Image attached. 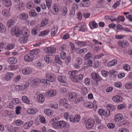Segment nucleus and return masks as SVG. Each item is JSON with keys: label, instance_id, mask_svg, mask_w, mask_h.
<instances>
[{"label": "nucleus", "instance_id": "1", "mask_svg": "<svg viewBox=\"0 0 132 132\" xmlns=\"http://www.w3.org/2000/svg\"><path fill=\"white\" fill-rule=\"evenodd\" d=\"M24 28H27L24 27L22 30H20L19 27L17 26H14L13 27L11 30V34L12 35H15L17 37H20L21 36L25 34V32L26 31L24 30Z\"/></svg>", "mask_w": 132, "mask_h": 132}, {"label": "nucleus", "instance_id": "2", "mask_svg": "<svg viewBox=\"0 0 132 132\" xmlns=\"http://www.w3.org/2000/svg\"><path fill=\"white\" fill-rule=\"evenodd\" d=\"M55 120H56V118L53 119H52L54 122L52 123V125L55 128L57 127L61 129L64 128L67 125V123L64 120L58 121L56 122H54Z\"/></svg>", "mask_w": 132, "mask_h": 132}, {"label": "nucleus", "instance_id": "3", "mask_svg": "<svg viewBox=\"0 0 132 132\" xmlns=\"http://www.w3.org/2000/svg\"><path fill=\"white\" fill-rule=\"evenodd\" d=\"M24 30L26 31L25 32L24 35L21 36L19 39L18 40L21 43H26L28 39V36L30 33V31L27 28H24Z\"/></svg>", "mask_w": 132, "mask_h": 132}, {"label": "nucleus", "instance_id": "4", "mask_svg": "<svg viewBox=\"0 0 132 132\" xmlns=\"http://www.w3.org/2000/svg\"><path fill=\"white\" fill-rule=\"evenodd\" d=\"M46 77L47 80L51 82H54L56 79V77L55 75L50 72L46 74Z\"/></svg>", "mask_w": 132, "mask_h": 132}, {"label": "nucleus", "instance_id": "5", "mask_svg": "<svg viewBox=\"0 0 132 132\" xmlns=\"http://www.w3.org/2000/svg\"><path fill=\"white\" fill-rule=\"evenodd\" d=\"M94 120L93 119H90L87 120L85 121L86 128L88 129H92L94 126Z\"/></svg>", "mask_w": 132, "mask_h": 132}, {"label": "nucleus", "instance_id": "6", "mask_svg": "<svg viewBox=\"0 0 132 132\" xmlns=\"http://www.w3.org/2000/svg\"><path fill=\"white\" fill-rule=\"evenodd\" d=\"M40 79L38 78L35 79L32 77H29L28 80L27 82H29L35 86H37L38 85L39 83Z\"/></svg>", "mask_w": 132, "mask_h": 132}, {"label": "nucleus", "instance_id": "7", "mask_svg": "<svg viewBox=\"0 0 132 132\" xmlns=\"http://www.w3.org/2000/svg\"><path fill=\"white\" fill-rule=\"evenodd\" d=\"M67 100L63 98L59 102V104L63 106L65 108H68V109H70L71 107L70 105L67 103Z\"/></svg>", "mask_w": 132, "mask_h": 132}, {"label": "nucleus", "instance_id": "8", "mask_svg": "<svg viewBox=\"0 0 132 132\" xmlns=\"http://www.w3.org/2000/svg\"><path fill=\"white\" fill-rule=\"evenodd\" d=\"M14 74L13 72H7L4 75V78L6 81H10L13 78Z\"/></svg>", "mask_w": 132, "mask_h": 132}, {"label": "nucleus", "instance_id": "9", "mask_svg": "<svg viewBox=\"0 0 132 132\" xmlns=\"http://www.w3.org/2000/svg\"><path fill=\"white\" fill-rule=\"evenodd\" d=\"M32 69L30 67H25L22 70V73L24 75H29L32 73Z\"/></svg>", "mask_w": 132, "mask_h": 132}, {"label": "nucleus", "instance_id": "10", "mask_svg": "<svg viewBox=\"0 0 132 132\" xmlns=\"http://www.w3.org/2000/svg\"><path fill=\"white\" fill-rule=\"evenodd\" d=\"M34 57V54L31 53L25 55L24 57V60L26 62H30L32 61Z\"/></svg>", "mask_w": 132, "mask_h": 132}, {"label": "nucleus", "instance_id": "11", "mask_svg": "<svg viewBox=\"0 0 132 132\" xmlns=\"http://www.w3.org/2000/svg\"><path fill=\"white\" fill-rule=\"evenodd\" d=\"M91 76L92 78L97 82L100 81L102 80V78L96 72L92 73L91 74Z\"/></svg>", "mask_w": 132, "mask_h": 132}, {"label": "nucleus", "instance_id": "12", "mask_svg": "<svg viewBox=\"0 0 132 132\" xmlns=\"http://www.w3.org/2000/svg\"><path fill=\"white\" fill-rule=\"evenodd\" d=\"M36 98L37 102L40 104L43 103L45 101V95L42 94H38Z\"/></svg>", "mask_w": 132, "mask_h": 132}, {"label": "nucleus", "instance_id": "13", "mask_svg": "<svg viewBox=\"0 0 132 132\" xmlns=\"http://www.w3.org/2000/svg\"><path fill=\"white\" fill-rule=\"evenodd\" d=\"M44 51L45 53L52 54L55 52L56 49L53 47H47L44 48Z\"/></svg>", "mask_w": 132, "mask_h": 132}, {"label": "nucleus", "instance_id": "14", "mask_svg": "<svg viewBox=\"0 0 132 132\" xmlns=\"http://www.w3.org/2000/svg\"><path fill=\"white\" fill-rule=\"evenodd\" d=\"M77 96L76 93L74 92L70 93L69 97V100L71 102H73L75 101Z\"/></svg>", "mask_w": 132, "mask_h": 132}, {"label": "nucleus", "instance_id": "15", "mask_svg": "<svg viewBox=\"0 0 132 132\" xmlns=\"http://www.w3.org/2000/svg\"><path fill=\"white\" fill-rule=\"evenodd\" d=\"M78 71L77 70H73L69 72V73L70 75L71 80L73 81V79H75L77 76L76 75L78 74Z\"/></svg>", "mask_w": 132, "mask_h": 132}, {"label": "nucleus", "instance_id": "16", "mask_svg": "<svg viewBox=\"0 0 132 132\" xmlns=\"http://www.w3.org/2000/svg\"><path fill=\"white\" fill-rule=\"evenodd\" d=\"M3 116L5 117H7L10 118H13L15 116L13 111H8L6 110L3 114Z\"/></svg>", "mask_w": 132, "mask_h": 132}, {"label": "nucleus", "instance_id": "17", "mask_svg": "<svg viewBox=\"0 0 132 132\" xmlns=\"http://www.w3.org/2000/svg\"><path fill=\"white\" fill-rule=\"evenodd\" d=\"M123 118V116L122 114L118 113L114 117V119L117 122H119L121 121Z\"/></svg>", "mask_w": 132, "mask_h": 132}, {"label": "nucleus", "instance_id": "18", "mask_svg": "<svg viewBox=\"0 0 132 132\" xmlns=\"http://www.w3.org/2000/svg\"><path fill=\"white\" fill-rule=\"evenodd\" d=\"M24 4L22 1H20L19 3L15 5V7L18 10L20 11L23 9Z\"/></svg>", "mask_w": 132, "mask_h": 132}, {"label": "nucleus", "instance_id": "19", "mask_svg": "<svg viewBox=\"0 0 132 132\" xmlns=\"http://www.w3.org/2000/svg\"><path fill=\"white\" fill-rule=\"evenodd\" d=\"M38 111L37 109L35 108H29L27 110V112L30 114H35Z\"/></svg>", "mask_w": 132, "mask_h": 132}, {"label": "nucleus", "instance_id": "20", "mask_svg": "<svg viewBox=\"0 0 132 132\" xmlns=\"http://www.w3.org/2000/svg\"><path fill=\"white\" fill-rule=\"evenodd\" d=\"M2 14L4 17H9L11 15L10 10L7 9H4L2 12Z\"/></svg>", "mask_w": 132, "mask_h": 132}, {"label": "nucleus", "instance_id": "21", "mask_svg": "<svg viewBox=\"0 0 132 132\" xmlns=\"http://www.w3.org/2000/svg\"><path fill=\"white\" fill-rule=\"evenodd\" d=\"M118 44L120 46L122 47H126L128 45V42L125 40L119 41L118 42Z\"/></svg>", "mask_w": 132, "mask_h": 132}, {"label": "nucleus", "instance_id": "22", "mask_svg": "<svg viewBox=\"0 0 132 132\" xmlns=\"http://www.w3.org/2000/svg\"><path fill=\"white\" fill-rule=\"evenodd\" d=\"M18 17L21 20H25L28 18V14L26 13H22L19 14Z\"/></svg>", "mask_w": 132, "mask_h": 132}, {"label": "nucleus", "instance_id": "23", "mask_svg": "<svg viewBox=\"0 0 132 132\" xmlns=\"http://www.w3.org/2000/svg\"><path fill=\"white\" fill-rule=\"evenodd\" d=\"M47 94L49 97H54L56 95V91L55 90H51L47 91Z\"/></svg>", "mask_w": 132, "mask_h": 132}, {"label": "nucleus", "instance_id": "24", "mask_svg": "<svg viewBox=\"0 0 132 132\" xmlns=\"http://www.w3.org/2000/svg\"><path fill=\"white\" fill-rule=\"evenodd\" d=\"M15 24V21L13 19H10L8 20L7 26L9 28H11Z\"/></svg>", "mask_w": 132, "mask_h": 132}, {"label": "nucleus", "instance_id": "25", "mask_svg": "<svg viewBox=\"0 0 132 132\" xmlns=\"http://www.w3.org/2000/svg\"><path fill=\"white\" fill-rule=\"evenodd\" d=\"M112 100L115 102L119 103L122 101V98L120 96L116 95L113 97Z\"/></svg>", "mask_w": 132, "mask_h": 132}, {"label": "nucleus", "instance_id": "26", "mask_svg": "<svg viewBox=\"0 0 132 132\" xmlns=\"http://www.w3.org/2000/svg\"><path fill=\"white\" fill-rule=\"evenodd\" d=\"M2 2L3 5L6 7H10L12 5V3L10 0H3Z\"/></svg>", "mask_w": 132, "mask_h": 132}, {"label": "nucleus", "instance_id": "27", "mask_svg": "<svg viewBox=\"0 0 132 132\" xmlns=\"http://www.w3.org/2000/svg\"><path fill=\"white\" fill-rule=\"evenodd\" d=\"M76 62L77 64H75L74 66L76 68L78 69L79 68V65L81 64L82 60L81 58L78 57L76 59Z\"/></svg>", "mask_w": 132, "mask_h": 132}, {"label": "nucleus", "instance_id": "28", "mask_svg": "<svg viewBox=\"0 0 132 132\" xmlns=\"http://www.w3.org/2000/svg\"><path fill=\"white\" fill-rule=\"evenodd\" d=\"M59 81L62 83H65L67 80V77L64 76H59L58 78Z\"/></svg>", "mask_w": 132, "mask_h": 132}, {"label": "nucleus", "instance_id": "29", "mask_svg": "<svg viewBox=\"0 0 132 132\" xmlns=\"http://www.w3.org/2000/svg\"><path fill=\"white\" fill-rule=\"evenodd\" d=\"M45 113L48 116L52 115L54 111L52 109H45L44 111Z\"/></svg>", "mask_w": 132, "mask_h": 132}, {"label": "nucleus", "instance_id": "30", "mask_svg": "<svg viewBox=\"0 0 132 132\" xmlns=\"http://www.w3.org/2000/svg\"><path fill=\"white\" fill-rule=\"evenodd\" d=\"M8 61L10 63L13 64L16 63L17 62V60L16 58L11 57L8 59Z\"/></svg>", "mask_w": 132, "mask_h": 132}, {"label": "nucleus", "instance_id": "31", "mask_svg": "<svg viewBox=\"0 0 132 132\" xmlns=\"http://www.w3.org/2000/svg\"><path fill=\"white\" fill-rule=\"evenodd\" d=\"M33 121H30L25 123L23 125V128L25 129H28L33 124Z\"/></svg>", "mask_w": 132, "mask_h": 132}, {"label": "nucleus", "instance_id": "32", "mask_svg": "<svg viewBox=\"0 0 132 132\" xmlns=\"http://www.w3.org/2000/svg\"><path fill=\"white\" fill-rule=\"evenodd\" d=\"M84 75L83 74H80L78 75L76 78L75 79H73V81L75 82H77L79 80H82L83 78Z\"/></svg>", "mask_w": 132, "mask_h": 132}, {"label": "nucleus", "instance_id": "33", "mask_svg": "<svg viewBox=\"0 0 132 132\" xmlns=\"http://www.w3.org/2000/svg\"><path fill=\"white\" fill-rule=\"evenodd\" d=\"M79 90L84 94H86L88 93L87 89L86 87L82 86H79L78 87Z\"/></svg>", "mask_w": 132, "mask_h": 132}, {"label": "nucleus", "instance_id": "34", "mask_svg": "<svg viewBox=\"0 0 132 132\" xmlns=\"http://www.w3.org/2000/svg\"><path fill=\"white\" fill-rule=\"evenodd\" d=\"M117 62V60L116 59L113 60L109 62L107 64V66L111 67L115 65Z\"/></svg>", "mask_w": 132, "mask_h": 132}, {"label": "nucleus", "instance_id": "35", "mask_svg": "<svg viewBox=\"0 0 132 132\" xmlns=\"http://www.w3.org/2000/svg\"><path fill=\"white\" fill-rule=\"evenodd\" d=\"M21 99L24 103L28 104H30V101L26 96H22L21 97Z\"/></svg>", "mask_w": 132, "mask_h": 132}, {"label": "nucleus", "instance_id": "36", "mask_svg": "<svg viewBox=\"0 0 132 132\" xmlns=\"http://www.w3.org/2000/svg\"><path fill=\"white\" fill-rule=\"evenodd\" d=\"M84 105V106L90 109L92 108L94 106L93 104L92 103L88 102H85Z\"/></svg>", "mask_w": 132, "mask_h": 132}, {"label": "nucleus", "instance_id": "37", "mask_svg": "<svg viewBox=\"0 0 132 132\" xmlns=\"http://www.w3.org/2000/svg\"><path fill=\"white\" fill-rule=\"evenodd\" d=\"M76 51L79 54H82L86 53L87 51V50L86 48L81 49L79 48L76 49Z\"/></svg>", "mask_w": 132, "mask_h": 132}, {"label": "nucleus", "instance_id": "38", "mask_svg": "<svg viewBox=\"0 0 132 132\" xmlns=\"http://www.w3.org/2000/svg\"><path fill=\"white\" fill-rule=\"evenodd\" d=\"M58 30V27L56 26H54L51 29V35L52 36H54Z\"/></svg>", "mask_w": 132, "mask_h": 132}, {"label": "nucleus", "instance_id": "39", "mask_svg": "<svg viewBox=\"0 0 132 132\" xmlns=\"http://www.w3.org/2000/svg\"><path fill=\"white\" fill-rule=\"evenodd\" d=\"M48 20L47 18H45L41 22L40 27H42L46 25L48 23Z\"/></svg>", "mask_w": 132, "mask_h": 132}, {"label": "nucleus", "instance_id": "40", "mask_svg": "<svg viewBox=\"0 0 132 132\" xmlns=\"http://www.w3.org/2000/svg\"><path fill=\"white\" fill-rule=\"evenodd\" d=\"M13 123L15 125L19 126L22 125L24 122L21 120L18 119L15 120Z\"/></svg>", "mask_w": 132, "mask_h": 132}, {"label": "nucleus", "instance_id": "41", "mask_svg": "<svg viewBox=\"0 0 132 132\" xmlns=\"http://www.w3.org/2000/svg\"><path fill=\"white\" fill-rule=\"evenodd\" d=\"M106 108L108 109V110L111 111H114L116 109V107L114 105L110 104L107 105Z\"/></svg>", "mask_w": 132, "mask_h": 132}, {"label": "nucleus", "instance_id": "42", "mask_svg": "<svg viewBox=\"0 0 132 132\" xmlns=\"http://www.w3.org/2000/svg\"><path fill=\"white\" fill-rule=\"evenodd\" d=\"M125 87L127 89L129 90L132 88V81L127 83L125 85Z\"/></svg>", "mask_w": 132, "mask_h": 132}, {"label": "nucleus", "instance_id": "43", "mask_svg": "<svg viewBox=\"0 0 132 132\" xmlns=\"http://www.w3.org/2000/svg\"><path fill=\"white\" fill-rule=\"evenodd\" d=\"M29 15L31 17H35L37 15V14L35 11L31 10L29 11Z\"/></svg>", "mask_w": 132, "mask_h": 132}, {"label": "nucleus", "instance_id": "44", "mask_svg": "<svg viewBox=\"0 0 132 132\" xmlns=\"http://www.w3.org/2000/svg\"><path fill=\"white\" fill-rule=\"evenodd\" d=\"M6 30L5 26L1 23H0V32L3 33Z\"/></svg>", "mask_w": 132, "mask_h": 132}, {"label": "nucleus", "instance_id": "45", "mask_svg": "<svg viewBox=\"0 0 132 132\" xmlns=\"http://www.w3.org/2000/svg\"><path fill=\"white\" fill-rule=\"evenodd\" d=\"M35 65L39 69L42 68L43 67V64L39 61H36Z\"/></svg>", "mask_w": 132, "mask_h": 132}, {"label": "nucleus", "instance_id": "46", "mask_svg": "<svg viewBox=\"0 0 132 132\" xmlns=\"http://www.w3.org/2000/svg\"><path fill=\"white\" fill-rule=\"evenodd\" d=\"M34 4L32 2H29L27 4V7L29 9H32L34 8Z\"/></svg>", "mask_w": 132, "mask_h": 132}, {"label": "nucleus", "instance_id": "47", "mask_svg": "<svg viewBox=\"0 0 132 132\" xmlns=\"http://www.w3.org/2000/svg\"><path fill=\"white\" fill-rule=\"evenodd\" d=\"M59 11L58 8L56 6H55L51 10L52 13L54 15L56 14Z\"/></svg>", "mask_w": 132, "mask_h": 132}, {"label": "nucleus", "instance_id": "48", "mask_svg": "<svg viewBox=\"0 0 132 132\" xmlns=\"http://www.w3.org/2000/svg\"><path fill=\"white\" fill-rule=\"evenodd\" d=\"M98 114L100 116H103L104 115V110L102 109H100L97 110Z\"/></svg>", "mask_w": 132, "mask_h": 132}, {"label": "nucleus", "instance_id": "49", "mask_svg": "<svg viewBox=\"0 0 132 132\" xmlns=\"http://www.w3.org/2000/svg\"><path fill=\"white\" fill-rule=\"evenodd\" d=\"M21 107L20 106H17L15 109V113L18 115L21 114Z\"/></svg>", "mask_w": 132, "mask_h": 132}, {"label": "nucleus", "instance_id": "50", "mask_svg": "<svg viewBox=\"0 0 132 132\" xmlns=\"http://www.w3.org/2000/svg\"><path fill=\"white\" fill-rule=\"evenodd\" d=\"M50 107L54 109L58 108V105L57 104L55 103H51L49 104Z\"/></svg>", "mask_w": 132, "mask_h": 132}, {"label": "nucleus", "instance_id": "51", "mask_svg": "<svg viewBox=\"0 0 132 132\" xmlns=\"http://www.w3.org/2000/svg\"><path fill=\"white\" fill-rule=\"evenodd\" d=\"M67 57V54L64 52H62L60 53V57L61 59H65Z\"/></svg>", "mask_w": 132, "mask_h": 132}, {"label": "nucleus", "instance_id": "52", "mask_svg": "<svg viewBox=\"0 0 132 132\" xmlns=\"http://www.w3.org/2000/svg\"><path fill=\"white\" fill-rule=\"evenodd\" d=\"M75 9L74 8H72L69 13L70 15L71 18H73L75 15Z\"/></svg>", "mask_w": 132, "mask_h": 132}, {"label": "nucleus", "instance_id": "53", "mask_svg": "<svg viewBox=\"0 0 132 132\" xmlns=\"http://www.w3.org/2000/svg\"><path fill=\"white\" fill-rule=\"evenodd\" d=\"M62 15L63 16H65L67 14L68 11L67 8L65 7H62Z\"/></svg>", "mask_w": 132, "mask_h": 132}, {"label": "nucleus", "instance_id": "54", "mask_svg": "<svg viewBox=\"0 0 132 132\" xmlns=\"http://www.w3.org/2000/svg\"><path fill=\"white\" fill-rule=\"evenodd\" d=\"M39 120L41 123H46V120L44 117L42 116H39Z\"/></svg>", "mask_w": 132, "mask_h": 132}, {"label": "nucleus", "instance_id": "55", "mask_svg": "<svg viewBox=\"0 0 132 132\" xmlns=\"http://www.w3.org/2000/svg\"><path fill=\"white\" fill-rule=\"evenodd\" d=\"M46 2L47 8L50 9L52 4V0H46Z\"/></svg>", "mask_w": 132, "mask_h": 132}, {"label": "nucleus", "instance_id": "56", "mask_svg": "<svg viewBox=\"0 0 132 132\" xmlns=\"http://www.w3.org/2000/svg\"><path fill=\"white\" fill-rule=\"evenodd\" d=\"M12 101L14 104H20L21 102L20 100L18 98L14 99Z\"/></svg>", "mask_w": 132, "mask_h": 132}, {"label": "nucleus", "instance_id": "57", "mask_svg": "<svg viewBox=\"0 0 132 132\" xmlns=\"http://www.w3.org/2000/svg\"><path fill=\"white\" fill-rule=\"evenodd\" d=\"M29 85V82H27L26 83V84L24 85V87L23 86H21L20 85L19 90H23L25 89V88H26L27 87H28V86Z\"/></svg>", "mask_w": 132, "mask_h": 132}, {"label": "nucleus", "instance_id": "58", "mask_svg": "<svg viewBox=\"0 0 132 132\" xmlns=\"http://www.w3.org/2000/svg\"><path fill=\"white\" fill-rule=\"evenodd\" d=\"M124 69L127 71H128L130 70V67L129 65L127 64H125L123 66Z\"/></svg>", "mask_w": 132, "mask_h": 132}, {"label": "nucleus", "instance_id": "59", "mask_svg": "<svg viewBox=\"0 0 132 132\" xmlns=\"http://www.w3.org/2000/svg\"><path fill=\"white\" fill-rule=\"evenodd\" d=\"M19 66L18 65H11L9 66L11 70L12 71L17 69L18 68Z\"/></svg>", "mask_w": 132, "mask_h": 132}, {"label": "nucleus", "instance_id": "60", "mask_svg": "<svg viewBox=\"0 0 132 132\" xmlns=\"http://www.w3.org/2000/svg\"><path fill=\"white\" fill-rule=\"evenodd\" d=\"M111 115L110 111L109 110H107L106 111L104 110V116L106 117H109Z\"/></svg>", "mask_w": 132, "mask_h": 132}, {"label": "nucleus", "instance_id": "61", "mask_svg": "<svg viewBox=\"0 0 132 132\" xmlns=\"http://www.w3.org/2000/svg\"><path fill=\"white\" fill-rule=\"evenodd\" d=\"M44 59L45 61L47 63H49L51 61V59L49 55H47L45 56Z\"/></svg>", "mask_w": 132, "mask_h": 132}, {"label": "nucleus", "instance_id": "62", "mask_svg": "<svg viewBox=\"0 0 132 132\" xmlns=\"http://www.w3.org/2000/svg\"><path fill=\"white\" fill-rule=\"evenodd\" d=\"M49 30L48 29L42 31L40 34L41 36H44L47 35L49 32Z\"/></svg>", "mask_w": 132, "mask_h": 132}, {"label": "nucleus", "instance_id": "63", "mask_svg": "<svg viewBox=\"0 0 132 132\" xmlns=\"http://www.w3.org/2000/svg\"><path fill=\"white\" fill-rule=\"evenodd\" d=\"M114 85L116 87L119 88H121L122 86L121 82L119 81H117L116 82L114 83Z\"/></svg>", "mask_w": 132, "mask_h": 132}, {"label": "nucleus", "instance_id": "64", "mask_svg": "<svg viewBox=\"0 0 132 132\" xmlns=\"http://www.w3.org/2000/svg\"><path fill=\"white\" fill-rule=\"evenodd\" d=\"M118 132H129V130L125 128H121L119 129Z\"/></svg>", "mask_w": 132, "mask_h": 132}]
</instances>
